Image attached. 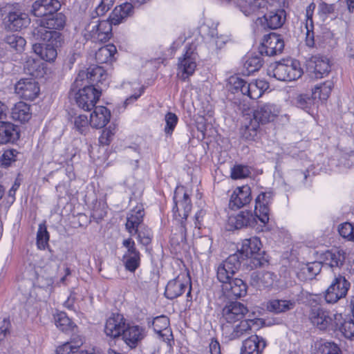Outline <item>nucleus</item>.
<instances>
[{
  "label": "nucleus",
  "mask_w": 354,
  "mask_h": 354,
  "mask_svg": "<svg viewBox=\"0 0 354 354\" xmlns=\"http://www.w3.org/2000/svg\"><path fill=\"white\" fill-rule=\"evenodd\" d=\"M107 73L100 66L92 65L86 70H82L77 74L71 86L70 96L74 93V99L77 106L85 110L91 111L101 96Z\"/></svg>",
  "instance_id": "nucleus-1"
},
{
  "label": "nucleus",
  "mask_w": 354,
  "mask_h": 354,
  "mask_svg": "<svg viewBox=\"0 0 354 354\" xmlns=\"http://www.w3.org/2000/svg\"><path fill=\"white\" fill-rule=\"evenodd\" d=\"M45 30L40 28L30 31L31 37L41 43H35L32 45V50L40 58L46 62H53L57 55V49L61 46L63 38L60 32H45Z\"/></svg>",
  "instance_id": "nucleus-2"
},
{
  "label": "nucleus",
  "mask_w": 354,
  "mask_h": 354,
  "mask_svg": "<svg viewBox=\"0 0 354 354\" xmlns=\"http://www.w3.org/2000/svg\"><path fill=\"white\" fill-rule=\"evenodd\" d=\"M178 194V192L176 191L174 196L173 213L175 221L179 225V232L178 234H172L171 236V240L177 243L186 241V221L192 210V203L189 194L185 192L183 198L177 201Z\"/></svg>",
  "instance_id": "nucleus-3"
},
{
  "label": "nucleus",
  "mask_w": 354,
  "mask_h": 354,
  "mask_svg": "<svg viewBox=\"0 0 354 354\" xmlns=\"http://www.w3.org/2000/svg\"><path fill=\"white\" fill-rule=\"evenodd\" d=\"M341 318V315L332 314L329 310L317 305L312 306L309 313L311 323L320 330L328 329L336 331V320L339 321Z\"/></svg>",
  "instance_id": "nucleus-4"
},
{
  "label": "nucleus",
  "mask_w": 354,
  "mask_h": 354,
  "mask_svg": "<svg viewBox=\"0 0 354 354\" xmlns=\"http://www.w3.org/2000/svg\"><path fill=\"white\" fill-rule=\"evenodd\" d=\"M272 73L278 80L293 81L301 76L303 71L299 61L286 59L277 63Z\"/></svg>",
  "instance_id": "nucleus-5"
},
{
  "label": "nucleus",
  "mask_w": 354,
  "mask_h": 354,
  "mask_svg": "<svg viewBox=\"0 0 354 354\" xmlns=\"http://www.w3.org/2000/svg\"><path fill=\"white\" fill-rule=\"evenodd\" d=\"M241 254L234 253L222 261L216 269V277L222 283L232 280L239 270L241 265Z\"/></svg>",
  "instance_id": "nucleus-6"
},
{
  "label": "nucleus",
  "mask_w": 354,
  "mask_h": 354,
  "mask_svg": "<svg viewBox=\"0 0 354 354\" xmlns=\"http://www.w3.org/2000/svg\"><path fill=\"white\" fill-rule=\"evenodd\" d=\"M350 287L351 283L344 276L341 274L335 276L324 292L326 302L327 304L337 303L346 296Z\"/></svg>",
  "instance_id": "nucleus-7"
},
{
  "label": "nucleus",
  "mask_w": 354,
  "mask_h": 354,
  "mask_svg": "<svg viewBox=\"0 0 354 354\" xmlns=\"http://www.w3.org/2000/svg\"><path fill=\"white\" fill-rule=\"evenodd\" d=\"M5 12L6 15L3 18V23L10 30L19 31L27 28L30 24L28 14L19 9L8 6Z\"/></svg>",
  "instance_id": "nucleus-8"
},
{
  "label": "nucleus",
  "mask_w": 354,
  "mask_h": 354,
  "mask_svg": "<svg viewBox=\"0 0 354 354\" xmlns=\"http://www.w3.org/2000/svg\"><path fill=\"white\" fill-rule=\"evenodd\" d=\"M122 245L127 249L122 259L123 265L127 271L133 273L140 266V252L136 248V243L131 237L124 239Z\"/></svg>",
  "instance_id": "nucleus-9"
},
{
  "label": "nucleus",
  "mask_w": 354,
  "mask_h": 354,
  "mask_svg": "<svg viewBox=\"0 0 354 354\" xmlns=\"http://www.w3.org/2000/svg\"><path fill=\"white\" fill-rule=\"evenodd\" d=\"M66 23V17L61 12H55L45 18L36 19L32 26L31 30L43 28L45 32H59L57 30L62 29Z\"/></svg>",
  "instance_id": "nucleus-10"
},
{
  "label": "nucleus",
  "mask_w": 354,
  "mask_h": 354,
  "mask_svg": "<svg viewBox=\"0 0 354 354\" xmlns=\"http://www.w3.org/2000/svg\"><path fill=\"white\" fill-rule=\"evenodd\" d=\"M187 297L190 299L191 296V282L190 279L185 276H178L174 279L170 280L166 286L165 295L169 299H174L180 297L187 289Z\"/></svg>",
  "instance_id": "nucleus-11"
},
{
  "label": "nucleus",
  "mask_w": 354,
  "mask_h": 354,
  "mask_svg": "<svg viewBox=\"0 0 354 354\" xmlns=\"http://www.w3.org/2000/svg\"><path fill=\"white\" fill-rule=\"evenodd\" d=\"M286 19V12L283 8L268 9L263 17H258L256 23L265 29L275 30L281 28Z\"/></svg>",
  "instance_id": "nucleus-12"
},
{
  "label": "nucleus",
  "mask_w": 354,
  "mask_h": 354,
  "mask_svg": "<svg viewBox=\"0 0 354 354\" xmlns=\"http://www.w3.org/2000/svg\"><path fill=\"white\" fill-rule=\"evenodd\" d=\"M15 93L26 100H33L39 95L40 88L37 82L33 78H21L15 86Z\"/></svg>",
  "instance_id": "nucleus-13"
},
{
  "label": "nucleus",
  "mask_w": 354,
  "mask_h": 354,
  "mask_svg": "<svg viewBox=\"0 0 354 354\" xmlns=\"http://www.w3.org/2000/svg\"><path fill=\"white\" fill-rule=\"evenodd\" d=\"M127 325V320L123 315L112 313L106 321L104 330L107 337L117 339L122 336Z\"/></svg>",
  "instance_id": "nucleus-14"
},
{
  "label": "nucleus",
  "mask_w": 354,
  "mask_h": 354,
  "mask_svg": "<svg viewBox=\"0 0 354 354\" xmlns=\"http://www.w3.org/2000/svg\"><path fill=\"white\" fill-rule=\"evenodd\" d=\"M284 48V42L276 33H270L266 36L259 53L261 55L274 56L280 54Z\"/></svg>",
  "instance_id": "nucleus-15"
},
{
  "label": "nucleus",
  "mask_w": 354,
  "mask_h": 354,
  "mask_svg": "<svg viewBox=\"0 0 354 354\" xmlns=\"http://www.w3.org/2000/svg\"><path fill=\"white\" fill-rule=\"evenodd\" d=\"M196 53L189 47L182 57L178 59V70L180 78L185 80L192 75L196 68Z\"/></svg>",
  "instance_id": "nucleus-16"
},
{
  "label": "nucleus",
  "mask_w": 354,
  "mask_h": 354,
  "mask_svg": "<svg viewBox=\"0 0 354 354\" xmlns=\"http://www.w3.org/2000/svg\"><path fill=\"white\" fill-rule=\"evenodd\" d=\"M273 196V192H261L255 200L254 213L259 220L264 224L269 221V205L272 203Z\"/></svg>",
  "instance_id": "nucleus-17"
},
{
  "label": "nucleus",
  "mask_w": 354,
  "mask_h": 354,
  "mask_svg": "<svg viewBox=\"0 0 354 354\" xmlns=\"http://www.w3.org/2000/svg\"><path fill=\"white\" fill-rule=\"evenodd\" d=\"M236 7L246 17L265 14L268 10L267 2L264 0H236Z\"/></svg>",
  "instance_id": "nucleus-18"
},
{
  "label": "nucleus",
  "mask_w": 354,
  "mask_h": 354,
  "mask_svg": "<svg viewBox=\"0 0 354 354\" xmlns=\"http://www.w3.org/2000/svg\"><path fill=\"white\" fill-rule=\"evenodd\" d=\"M279 113V109L274 104H259L253 112V119L258 124H263L273 121Z\"/></svg>",
  "instance_id": "nucleus-19"
},
{
  "label": "nucleus",
  "mask_w": 354,
  "mask_h": 354,
  "mask_svg": "<svg viewBox=\"0 0 354 354\" xmlns=\"http://www.w3.org/2000/svg\"><path fill=\"white\" fill-rule=\"evenodd\" d=\"M346 252L340 248H332L320 254L322 265L330 267L334 270L341 268L346 260Z\"/></svg>",
  "instance_id": "nucleus-20"
},
{
  "label": "nucleus",
  "mask_w": 354,
  "mask_h": 354,
  "mask_svg": "<svg viewBox=\"0 0 354 354\" xmlns=\"http://www.w3.org/2000/svg\"><path fill=\"white\" fill-rule=\"evenodd\" d=\"M60 8L61 3L58 0H37L32 6L31 12L39 19L45 18L57 12Z\"/></svg>",
  "instance_id": "nucleus-21"
},
{
  "label": "nucleus",
  "mask_w": 354,
  "mask_h": 354,
  "mask_svg": "<svg viewBox=\"0 0 354 354\" xmlns=\"http://www.w3.org/2000/svg\"><path fill=\"white\" fill-rule=\"evenodd\" d=\"M257 216L253 215L251 211H241L236 214L229 216L228 225L230 230L254 227L257 223Z\"/></svg>",
  "instance_id": "nucleus-22"
},
{
  "label": "nucleus",
  "mask_w": 354,
  "mask_h": 354,
  "mask_svg": "<svg viewBox=\"0 0 354 354\" xmlns=\"http://www.w3.org/2000/svg\"><path fill=\"white\" fill-rule=\"evenodd\" d=\"M145 336L146 331L143 327L127 324L121 337L129 348H134L138 346Z\"/></svg>",
  "instance_id": "nucleus-23"
},
{
  "label": "nucleus",
  "mask_w": 354,
  "mask_h": 354,
  "mask_svg": "<svg viewBox=\"0 0 354 354\" xmlns=\"http://www.w3.org/2000/svg\"><path fill=\"white\" fill-rule=\"evenodd\" d=\"M248 312L246 306L239 301H231L223 308V317L228 323H234L241 320Z\"/></svg>",
  "instance_id": "nucleus-24"
},
{
  "label": "nucleus",
  "mask_w": 354,
  "mask_h": 354,
  "mask_svg": "<svg viewBox=\"0 0 354 354\" xmlns=\"http://www.w3.org/2000/svg\"><path fill=\"white\" fill-rule=\"evenodd\" d=\"M252 200L251 189L248 185L236 188L230 196L229 207L236 209L250 203Z\"/></svg>",
  "instance_id": "nucleus-25"
},
{
  "label": "nucleus",
  "mask_w": 354,
  "mask_h": 354,
  "mask_svg": "<svg viewBox=\"0 0 354 354\" xmlns=\"http://www.w3.org/2000/svg\"><path fill=\"white\" fill-rule=\"evenodd\" d=\"M247 284L239 278H234L222 284L224 295L229 298H239L247 294Z\"/></svg>",
  "instance_id": "nucleus-26"
},
{
  "label": "nucleus",
  "mask_w": 354,
  "mask_h": 354,
  "mask_svg": "<svg viewBox=\"0 0 354 354\" xmlns=\"http://www.w3.org/2000/svg\"><path fill=\"white\" fill-rule=\"evenodd\" d=\"M144 216L145 211L142 205H137L128 213L125 227L131 236L135 235L138 227L144 224Z\"/></svg>",
  "instance_id": "nucleus-27"
},
{
  "label": "nucleus",
  "mask_w": 354,
  "mask_h": 354,
  "mask_svg": "<svg viewBox=\"0 0 354 354\" xmlns=\"http://www.w3.org/2000/svg\"><path fill=\"white\" fill-rule=\"evenodd\" d=\"M276 275L268 271H254L250 277V283L252 286L261 290L271 288L275 280Z\"/></svg>",
  "instance_id": "nucleus-28"
},
{
  "label": "nucleus",
  "mask_w": 354,
  "mask_h": 354,
  "mask_svg": "<svg viewBox=\"0 0 354 354\" xmlns=\"http://www.w3.org/2000/svg\"><path fill=\"white\" fill-rule=\"evenodd\" d=\"M267 343L261 336L251 335L243 341L241 354H262Z\"/></svg>",
  "instance_id": "nucleus-29"
},
{
  "label": "nucleus",
  "mask_w": 354,
  "mask_h": 354,
  "mask_svg": "<svg viewBox=\"0 0 354 354\" xmlns=\"http://www.w3.org/2000/svg\"><path fill=\"white\" fill-rule=\"evenodd\" d=\"M19 138L18 126L9 122L0 121V145L14 143Z\"/></svg>",
  "instance_id": "nucleus-30"
},
{
  "label": "nucleus",
  "mask_w": 354,
  "mask_h": 354,
  "mask_svg": "<svg viewBox=\"0 0 354 354\" xmlns=\"http://www.w3.org/2000/svg\"><path fill=\"white\" fill-rule=\"evenodd\" d=\"M90 115L89 124L93 128L101 129L106 126L111 118V112L105 106H94Z\"/></svg>",
  "instance_id": "nucleus-31"
},
{
  "label": "nucleus",
  "mask_w": 354,
  "mask_h": 354,
  "mask_svg": "<svg viewBox=\"0 0 354 354\" xmlns=\"http://www.w3.org/2000/svg\"><path fill=\"white\" fill-rule=\"evenodd\" d=\"M261 242L259 238L252 236L249 239H245L242 242V245L240 250L236 253L241 254V261L243 257H248L251 254H254L261 251Z\"/></svg>",
  "instance_id": "nucleus-32"
},
{
  "label": "nucleus",
  "mask_w": 354,
  "mask_h": 354,
  "mask_svg": "<svg viewBox=\"0 0 354 354\" xmlns=\"http://www.w3.org/2000/svg\"><path fill=\"white\" fill-rule=\"evenodd\" d=\"M24 72L33 79L43 77L45 71L44 64L41 59L28 57L24 66Z\"/></svg>",
  "instance_id": "nucleus-33"
},
{
  "label": "nucleus",
  "mask_w": 354,
  "mask_h": 354,
  "mask_svg": "<svg viewBox=\"0 0 354 354\" xmlns=\"http://www.w3.org/2000/svg\"><path fill=\"white\" fill-rule=\"evenodd\" d=\"M322 268L321 261H313L308 263L301 268L297 276L303 281H308L314 279L320 272Z\"/></svg>",
  "instance_id": "nucleus-34"
},
{
  "label": "nucleus",
  "mask_w": 354,
  "mask_h": 354,
  "mask_svg": "<svg viewBox=\"0 0 354 354\" xmlns=\"http://www.w3.org/2000/svg\"><path fill=\"white\" fill-rule=\"evenodd\" d=\"M11 116L13 120L21 123L28 122L32 116L30 105L24 102L16 103L12 108Z\"/></svg>",
  "instance_id": "nucleus-35"
},
{
  "label": "nucleus",
  "mask_w": 354,
  "mask_h": 354,
  "mask_svg": "<svg viewBox=\"0 0 354 354\" xmlns=\"http://www.w3.org/2000/svg\"><path fill=\"white\" fill-rule=\"evenodd\" d=\"M55 324L60 330L66 333H75L77 330L75 324L64 312H57L54 315Z\"/></svg>",
  "instance_id": "nucleus-36"
},
{
  "label": "nucleus",
  "mask_w": 354,
  "mask_h": 354,
  "mask_svg": "<svg viewBox=\"0 0 354 354\" xmlns=\"http://www.w3.org/2000/svg\"><path fill=\"white\" fill-rule=\"evenodd\" d=\"M314 66V73L316 78H322L330 71L329 61L326 57L315 56L312 58Z\"/></svg>",
  "instance_id": "nucleus-37"
},
{
  "label": "nucleus",
  "mask_w": 354,
  "mask_h": 354,
  "mask_svg": "<svg viewBox=\"0 0 354 354\" xmlns=\"http://www.w3.org/2000/svg\"><path fill=\"white\" fill-rule=\"evenodd\" d=\"M295 306V302L292 300L273 299L267 304L269 311L274 313H285L292 310Z\"/></svg>",
  "instance_id": "nucleus-38"
},
{
  "label": "nucleus",
  "mask_w": 354,
  "mask_h": 354,
  "mask_svg": "<svg viewBox=\"0 0 354 354\" xmlns=\"http://www.w3.org/2000/svg\"><path fill=\"white\" fill-rule=\"evenodd\" d=\"M26 44V41L24 37L14 34L6 35L3 39L2 43V44L8 45L10 49L17 53L24 50Z\"/></svg>",
  "instance_id": "nucleus-39"
},
{
  "label": "nucleus",
  "mask_w": 354,
  "mask_h": 354,
  "mask_svg": "<svg viewBox=\"0 0 354 354\" xmlns=\"http://www.w3.org/2000/svg\"><path fill=\"white\" fill-rule=\"evenodd\" d=\"M315 354H342V351L333 342H319L315 344Z\"/></svg>",
  "instance_id": "nucleus-40"
},
{
  "label": "nucleus",
  "mask_w": 354,
  "mask_h": 354,
  "mask_svg": "<svg viewBox=\"0 0 354 354\" xmlns=\"http://www.w3.org/2000/svg\"><path fill=\"white\" fill-rule=\"evenodd\" d=\"M333 87V83L332 81H326L315 86L312 94L315 99L318 98L320 100H326L330 94Z\"/></svg>",
  "instance_id": "nucleus-41"
},
{
  "label": "nucleus",
  "mask_w": 354,
  "mask_h": 354,
  "mask_svg": "<svg viewBox=\"0 0 354 354\" xmlns=\"http://www.w3.org/2000/svg\"><path fill=\"white\" fill-rule=\"evenodd\" d=\"M111 20L99 21V32L97 34V41L100 42L107 41L112 35V26Z\"/></svg>",
  "instance_id": "nucleus-42"
},
{
  "label": "nucleus",
  "mask_w": 354,
  "mask_h": 354,
  "mask_svg": "<svg viewBox=\"0 0 354 354\" xmlns=\"http://www.w3.org/2000/svg\"><path fill=\"white\" fill-rule=\"evenodd\" d=\"M247 258L248 259V263H247L248 267L251 270L263 267L268 263V258L264 251L251 254Z\"/></svg>",
  "instance_id": "nucleus-43"
},
{
  "label": "nucleus",
  "mask_w": 354,
  "mask_h": 354,
  "mask_svg": "<svg viewBox=\"0 0 354 354\" xmlns=\"http://www.w3.org/2000/svg\"><path fill=\"white\" fill-rule=\"evenodd\" d=\"M252 319L242 320L239 324L233 328L230 334V339H234L241 337L244 334L248 333L252 330Z\"/></svg>",
  "instance_id": "nucleus-44"
},
{
  "label": "nucleus",
  "mask_w": 354,
  "mask_h": 354,
  "mask_svg": "<svg viewBox=\"0 0 354 354\" xmlns=\"http://www.w3.org/2000/svg\"><path fill=\"white\" fill-rule=\"evenodd\" d=\"M263 66V59L261 55L251 56L247 59L244 64L247 75H250L259 71Z\"/></svg>",
  "instance_id": "nucleus-45"
},
{
  "label": "nucleus",
  "mask_w": 354,
  "mask_h": 354,
  "mask_svg": "<svg viewBox=\"0 0 354 354\" xmlns=\"http://www.w3.org/2000/svg\"><path fill=\"white\" fill-rule=\"evenodd\" d=\"M246 85L247 82L237 75H232L227 80L228 89L233 93L241 92L243 95V88L246 87Z\"/></svg>",
  "instance_id": "nucleus-46"
},
{
  "label": "nucleus",
  "mask_w": 354,
  "mask_h": 354,
  "mask_svg": "<svg viewBox=\"0 0 354 354\" xmlns=\"http://www.w3.org/2000/svg\"><path fill=\"white\" fill-rule=\"evenodd\" d=\"M315 100L313 95L310 97L307 94H300L295 98V104L297 107L310 113L312 106L314 105Z\"/></svg>",
  "instance_id": "nucleus-47"
},
{
  "label": "nucleus",
  "mask_w": 354,
  "mask_h": 354,
  "mask_svg": "<svg viewBox=\"0 0 354 354\" xmlns=\"http://www.w3.org/2000/svg\"><path fill=\"white\" fill-rule=\"evenodd\" d=\"M212 240L209 236H204L196 239L195 250L201 254H210Z\"/></svg>",
  "instance_id": "nucleus-48"
},
{
  "label": "nucleus",
  "mask_w": 354,
  "mask_h": 354,
  "mask_svg": "<svg viewBox=\"0 0 354 354\" xmlns=\"http://www.w3.org/2000/svg\"><path fill=\"white\" fill-rule=\"evenodd\" d=\"M136 231L135 235L138 236V239L140 244L147 246L151 243L153 234L150 228L143 224L138 227Z\"/></svg>",
  "instance_id": "nucleus-49"
},
{
  "label": "nucleus",
  "mask_w": 354,
  "mask_h": 354,
  "mask_svg": "<svg viewBox=\"0 0 354 354\" xmlns=\"http://www.w3.org/2000/svg\"><path fill=\"white\" fill-rule=\"evenodd\" d=\"M49 234L44 223L39 224L37 233V245L40 250H44L48 245Z\"/></svg>",
  "instance_id": "nucleus-50"
},
{
  "label": "nucleus",
  "mask_w": 354,
  "mask_h": 354,
  "mask_svg": "<svg viewBox=\"0 0 354 354\" xmlns=\"http://www.w3.org/2000/svg\"><path fill=\"white\" fill-rule=\"evenodd\" d=\"M115 52L116 48L113 45L103 46L96 52L95 59L100 63L107 62Z\"/></svg>",
  "instance_id": "nucleus-51"
},
{
  "label": "nucleus",
  "mask_w": 354,
  "mask_h": 354,
  "mask_svg": "<svg viewBox=\"0 0 354 354\" xmlns=\"http://www.w3.org/2000/svg\"><path fill=\"white\" fill-rule=\"evenodd\" d=\"M169 326V320L167 316H158L153 319L152 322V327L153 330L162 335V332L167 330Z\"/></svg>",
  "instance_id": "nucleus-52"
},
{
  "label": "nucleus",
  "mask_w": 354,
  "mask_h": 354,
  "mask_svg": "<svg viewBox=\"0 0 354 354\" xmlns=\"http://www.w3.org/2000/svg\"><path fill=\"white\" fill-rule=\"evenodd\" d=\"M336 324L337 325V330L340 331L346 338L350 339L354 335V322L353 320L349 319L344 321L343 323H338L336 320Z\"/></svg>",
  "instance_id": "nucleus-53"
},
{
  "label": "nucleus",
  "mask_w": 354,
  "mask_h": 354,
  "mask_svg": "<svg viewBox=\"0 0 354 354\" xmlns=\"http://www.w3.org/2000/svg\"><path fill=\"white\" fill-rule=\"evenodd\" d=\"M19 154V153L14 149L6 150L0 160L1 165L6 168L10 167L12 162L17 161Z\"/></svg>",
  "instance_id": "nucleus-54"
},
{
  "label": "nucleus",
  "mask_w": 354,
  "mask_h": 354,
  "mask_svg": "<svg viewBox=\"0 0 354 354\" xmlns=\"http://www.w3.org/2000/svg\"><path fill=\"white\" fill-rule=\"evenodd\" d=\"M178 118L177 115L171 112H168L165 116V121L166 123L165 127V133L167 136H171L177 123Z\"/></svg>",
  "instance_id": "nucleus-55"
},
{
  "label": "nucleus",
  "mask_w": 354,
  "mask_h": 354,
  "mask_svg": "<svg viewBox=\"0 0 354 354\" xmlns=\"http://www.w3.org/2000/svg\"><path fill=\"white\" fill-rule=\"evenodd\" d=\"M250 174L249 167L245 165H236L231 169V178L232 179H242L248 177Z\"/></svg>",
  "instance_id": "nucleus-56"
},
{
  "label": "nucleus",
  "mask_w": 354,
  "mask_h": 354,
  "mask_svg": "<svg viewBox=\"0 0 354 354\" xmlns=\"http://www.w3.org/2000/svg\"><path fill=\"white\" fill-rule=\"evenodd\" d=\"M339 234L349 241H354V226L351 223H344L339 226Z\"/></svg>",
  "instance_id": "nucleus-57"
},
{
  "label": "nucleus",
  "mask_w": 354,
  "mask_h": 354,
  "mask_svg": "<svg viewBox=\"0 0 354 354\" xmlns=\"http://www.w3.org/2000/svg\"><path fill=\"white\" fill-rule=\"evenodd\" d=\"M243 95L248 96L251 99H257L261 96L262 93L258 86L254 83H247L246 87H243Z\"/></svg>",
  "instance_id": "nucleus-58"
},
{
  "label": "nucleus",
  "mask_w": 354,
  "mask_h": 354,
  "mask_svg": "<svg viewBox=\"0 0 354 354\" xmlns=\"http://www.w3.org/2000/svg\"><path fill=\"white\" fill-rule=\"evenodd\" d=\"M88 120L86 115H80L75 118L74 126L77 131L84 134L88 129Z\"/></svg>",
  "instance_id": "nucleus-59"
},
{
  "label": "nucleus",
  "mask_w": 354,
  "mask_h": 354,
  "mask_svg": "<svg viewBox=\"0 0 354 354\" xmlns=\"http://www.w3.org/2000/svg\"><path fill=\"white\" fill-rule=\"evenodd\" d=\"M259 124L251 123L249 126H246L241 131L243 138L246 140H254L257 136V128Z\"/></svg>",
  "instance_id": "nucleus-60"
},
{
  "label": "nucleus",
  "mask_w": 354,
  "mask_h": 354,
  "mask_svg": "<svg viewBox=\"0 0 354 354\" xmlns=\"http://www.w3.org/2000/svg\"><path fill=\"white\" fill-rule=\"evenodd\" d=\"M99 20H93L85 27L86 35H88L94 41H97V34L99 32Z\"/></svg>",
  "instance_id": "nucleus-61"
},
{
  "label": "nucleus",
  "mask_w": 354,
  "mask_h": 354,
  "mask_svg": "<svg viewBox=\"0 0 354 354\" xmlns=\"http://www.w3.org/2000/svg\"><path fill=\"white\" fill-rule=\"evenodd\" d=\"M127 17V16L123 15V10L120 6H119L114 8L110 15L109 19L111 20L113 25H118L122 22V20Z\"/></svg>",
  "instance_id": "nucleus-62"
},
{
  "label": "nucleus",
  "mask_w": 354,
  "mask_h": 354,
  "mask_svg": "<svg viewBox=\"0 0 354 354\" xmlns=\"http://www.w3.org/2000/svg\"><path fill=\"white\" fill-rule=\"evenodd\" d=\"M306 29V42L307 46L313 47L315 44L314 32L313 31V24L312 18H308L305 26Z\"/></svg>",
  "instance_id": "nucleus-63"
},
{
  "label": "nucleus",
  "mask_w": 354,
  "mask_h": 354,
  "mask_svg": "<svg viewBox=\"0 0 354 354\" xmlns=\"http://www.w3.org/2000/svg\"><path fill=\"white\" fill-rule=\"evenodd\" d=\"M10 326V320L6 318H0V341L3 340L9 332Z\"/></svg>",
  "instance_id": "nucleus-64"
}]
</instances>
